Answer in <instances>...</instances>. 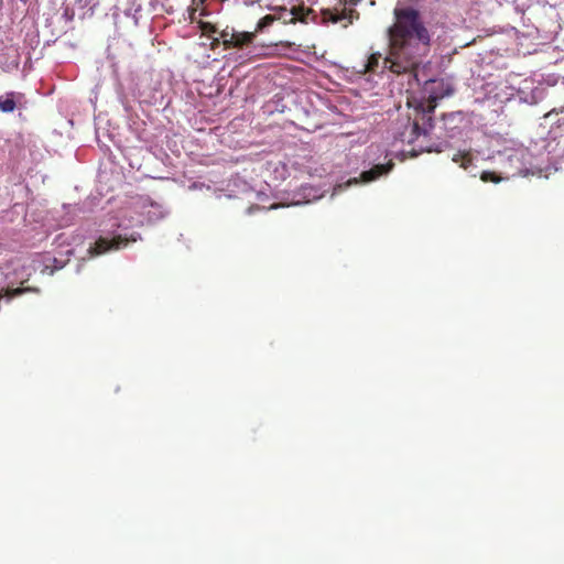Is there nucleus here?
<instances>
[{
  "label": "nucleus",
  "mask_w": 564,
  "mask_h": 564,
  "mask_svg": "<svg viewBox=\"0 0 564 564\" xmlns=\"http://www.w3.org/2000/svg\"><path fill=\"white\" fill-rule=\"evenodd\" d=\"M149 207L150 209L147 210V216L150 223L163 218L164 212L160 205L151 203Z\"/></svg>",
  "instance_id": "1a4fd4ad"
},
{
  "label": "nucleus",
  "mask_w": 564,
  "mask_h": 564,
  "mask_svg": "<svg viewBox=\"0 0 564 564\" xmlns=\"http://www.w3.org/2000/svg\"><path fill=\"white\" fill-rule=\"evenodd\" d=\"M456 156L462 158L460 167L467 170L473 164V155L470 151H459L456 153Z\"/></svg>",
  "instance_id": "f8f14e48"
},
{
  "label": "nucleus",
  "mask_w": 564,
  "mask_h": 564,
  "mask_svg": "<svg viewBox=\"0 0 564 564\" xmlns=\"http://www.w3.org/2000/svg\"><path fill=\"white\" fill-rule=\"evenodd\" d=\"M137 241V237L132 234L128 236L127 234H118L117 236L109 237H100L96 240V242L88 248V253L91 257L100 256L109 251L119 250L128 245V242Z\"/></svg>",
  "instance_id": "7ed1b4c3"
},
{
  "label": "nucleus",
  "mask_w": 564,
  "mask_h": 564,
  "mask_svg": "<svg viewBox=\"0 0 564 564\" xmlns=\"http://www.w3.org/2000/svg\"><path fill=\"white\" fill-rule=\"evenodd\" d=\"M256 32H238L235 30L232 48H242L253 42Z\"/></svg>",
  "instance_id": "6e6552de"
},
{
  "label": "nucleus",
  "mask_w": 564,
  "mask_h": 564,
  "mask_svg": "<svg viewBox=\"0 0 564 564\" xmlns=\"http://www.w3.org/2000/svg\"><path fill=\"white\" fill-rule=\"evenodd\" d=\"M561 112H564V108L561 110Z\"/></svg>",
  "instance_id": "b1692460"
},
{
  "label": "nucleus",
  "mask_w": 564,
  "mask_h": 564,
  "mask_svg": "<svg viewBox=\"0 0 564 564\" xmlns=\"http://www.w3.org/2000/svg\"><path fill=\"white\" fill-rule=\"evenodd\" d=\"M313 13L312 9L305 8V7H293L288 15L289 19H284V24L286 23H295L296 21L306 23L307 17Z\"/></svg>",
  "instance_id": "0eeeda50"
},
{
  "label": "nucleus",
  "mask_w": 564,
  "mask_h": 564,
  "mask_svg": "<svg viewBox=\"0 0 564 564\" xmlns=\"http://www.w3.org/2000/svg\"><path fill=\"white\" fill-rule=\"evenodd\" d=\"M260 0H242V3L247 7L253 6L254 3H258Z\"/></svg>",
  "instance_id": "f3484780"
},
{
  "label": "nucleus",
  "mask_w": 564,
  "mask_h": 564,
  "mask_svg": "<svg viewBox=\"0 0 564 564\" xmlns=\"http://www.w3.org/2000/svg\"><path fill=\"white\" fill-rule=\"evenodd\" d=\"M452 160H453V162L458 163L460 165L462 158L460 156H456V153L453 155Z\"/></svg>",
  "instance_id": "6ab92c4d"
},
{
  "label": "nucleus",
  "mask_w": 564,
  "mask_h": 564,
  "mask_svg": "<svg viewBox=\"0 0 564 564\" xmlns=\"http://www.w3.org/2000/svg\"><path fill=\"white\" fill-rule=\"evenodd\" d=\"M359 19V12L356 9L352 8H344L338 11L337 9H325L322 11V20L323 23H339L341 21H346V23L343 24L344 28H347L348 25L352 24L355 20Z\"/></svg>",
  "instance_id": "20e7f679"
},
{
  "label": "nucleus",
  "mask_w": 564,
  "mask_h": 564,
  "mask_svg": "<svg viewBox=\"0 0 564 564\" xmlns=\"http://www.w3.org/2000/svg\"><path fill=\"white\" fill-rule=\"evenodd\" d=\"M31 289L30 288H26V289H22V288H18V289H12V290H8L6 292V295L10 299L12 297H17V296H20L22 295L23 293H25L26 291H30Z\"/></svg>",
  "instance_id": "2eb2a0df"
},
{
  "label": "nucleus",
  "mask_w": 564,
  "mask_h": 564,
  "mask_svg": "<svg viewBox=\"0 0 564 564\" xmlns=\"http://www.w3.org/2000/svg\"><path fill=\"white\" fill-rule=\"evenodd\" d=\"M2 297V293L0 292V299Z\"/></svg>",
  "instance_id": "5701e85b"
},
{
  "label": "nucleus",
  "mask_w": 564,
  "mask_h": 564,
  "mask_svg": "<svg viewBox=\"0 0 564 564\" xmlns=\"http://www.w3.org/2000/svg\"><path fill=\"white\" fill-rule=\"evenodd\" d=\"M278 19H282V17H276V14H268V15L263 17L262 19L259 20L254 32L257 33V32L264 30L267 26L271 25Z\"/></svg>",
  "instance_id": "9d476101"
},
{
  "label": "nucleus",
  "mask_w": 564,
  "mask_h": 564,
  "mask_svg": "<svg viewBox=\"0 0 564 564\" xmlns=\"http://www.w3.org/2000/svg\"><path fill=\"white\" fill-rule=\"evenodd\" d=\"M454 87L447 80L430 79L424 85V94L426 97L415 107V118L411 126V134L408 142L411 143L421 134H426L427 130L433 127V117L437 101L444 97L453 95Z\"/></svg>",
  "instance_id": "f03ea898"
},
{
  "label": "nucleus",
  "mask_w": 564,
  "mask_h": 564,
  "mask_svg": "<svg viewBox=\"0 0 564 564\" xmlns=\"http://www.w3.org/2000/svg\"><path fill=\"white\" fill-rule=\"evenodd\" d=\"M272 10L274 11H278L279 13L276 14V17H282V21L284 22V19H289L290 17L288 15L289 11L286 10V8H283V7H275V8H272Z\"/></svg>",
  "instance_id": "dca6fc26"
},
{
  "label": "nucleus",
  "mask_w": 564,
  "mask_h": 564,
  "mask_svg": "<svg viewBox=\"0 0 564 564\" xmlns=\"http://www.w3.org/2000/svg\"><path fill=\"white\" fill-rule=\"evenodd\" d=\"M480 180L482 182H492V183H499L501 181V177L497 175L495 172L490 171H484L480 175Z\"/></svg>",
  "instance_id": "ddd939ff"
},
{
  "label": "nucleus",
  "mask_w": 564,
  "mask_h": 564,
  "mask_svg": "<svg viewBox=\"0 0 564 564\" xmlns=\"http://www.w3.org/2000/svg\"><path fill=\"white\" fill-rule=\"evenodd\" d=\"M23 95L20 93L10 91L0 96V111L13 112L14 109L21 105Z\"/></svg>",
  "instance_id": "423d86ee"
},
{
  "label": "nucleus",
  "mask_w": 564,
  "mask_h": 564,
  "mask_svg": "<svg viewBox=\"0 0 564 564\" xmlns=\"http://www.w3.org/2000/svg\"><path fill=\"white\" fill-rule=\"evenodd\" d=\"M234 32V29L229 30L227 28L219 33L225 48H232Z\"/></svg>",
  "instance_id": "9b49d317"
},
{
  "label": "nucleus",
  "mask_w": 564,
  "mask_h": 564,
  "mask_svg": "<svg viewBox=\"0 0 564 564\" xmlns=\"http://www.w3.org/2000/svg\"><path fill=\"white\" fill-rule=\"evenodd\" d=\"M394 22L389 26L388 53L384 58L380 53H372L362 63L360 73H376L382 69L401 75L411 74L417 79L416 70L431 48V33L419 10L412 7L395 8Z\"/></svg>",
  "instance_id": "f257e3e1"
},
{
  "label": "nucleus",
  "mask_w": 564,
  "mask_h": 564,
  "mask_svg": "<svg viewBox=\"0 0 564 564\" xmlns=\"http://www.w3.org/2000/svg\"><path fill=\"white\" fill-rule=\"evenodd\" d=\"M358 0H350V3L356 4Z\"/></svg>",
  "instance_id": "4be33fe9"
},
{
  "label": "nucleus",
  "mask_w": 564,
  "mask_h": 564,
  "mask_svg": "<svg viewBox=\"0 0 564 564\" xmlns=\"http://www.w3.org/2000/svg\"><path fill=\"white\" fill-rule=\"evenodd\" d=\"M199 28L205 35H212L213 33L217 32L216 26L210 22H199Z\"/></svg>",
  "instance_id": "4468645a"
},
{
  "label": "nucleus",
  "mask_w": 564,
  "mask_h": 564,
  "mask_svg": "<svg viewBox=\"0 0 564 564\" xmlns=\"http://www.w3.org/2000/svg\"><path fill=\"white\" fill-rule=\"evenodd\" d=\"M138 11H139V8H137L134 10V13H138ZM133 20H134V24L138 25V17L135 14H133Z\"/></svg>",
  "instance_id": "aec40b11"
},
{
  "label": "nucleus",
  "mask_w": 564,
  "mask_h": 564,
  "mask_svg": "<svg viewBox=\"0 0 564 564\" xmlns=\"http://www.w3.org/2000/svg\"><path fill=\"white\" fill-rule=\"evenodd\" d=\"M278 45H281L283 47L290 48V47L293 46V43H291V42H280Z\"/></svg>",
  "instance_id": "a211bd4d"
},
{
  "label": "nucleus",
  "mask_w": 564,
  "mask_h": 564,
  "mask_svg": "<svg viewBox=\"0 0 564 564\" xmlns=\"http://www.w3.org/2000/svg\"><path fill=\"white\" fill-rule=\"evenodd\" d=\"M393 166L394 163L392 161H389L386 164H377L372 166L370 170L364 171L360 174V178L365 183L376 181L380 176L388 174L393 169Z\"/></svg>",
  "instance_id": "39448f33"
},
{
  "label": "nucleus",
  "mask_w": 564,
  "mask_h": 564,
  "mask_svg": "<svg viewBox=\"0 0 564 564\" xmlns=\"http://www.w3.org/2000/svg\"><path fill=\"white\" fill-rule=\"evenodd\" d=\"M358 183V180L357 178H352L348 182V184H357Z\"/></svg>",
  "instance_id": "412c9836"
}]
</instances>
